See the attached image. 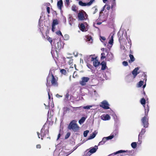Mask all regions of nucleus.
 Instances as JSON below:
<instances>
[{
  "label": "nucleus",
  "mask_w": 156,
  "mask_h": 156,
  "mask_svg": "<svg viewBox=\"0 0 156 156\" xmlns=\"http://www.w3.org/2000/svg\"><path fill=\"white\" fill-rule=\"evenodd\" d=\"M76 121L75 120H73L69 124L68 128L69 129H72L73 131L76 132L79 130V127L76 123Z\"/></svg>",
  "instance_id": "f257e3e1"
},
{
  "label": "nucleus",
  "mask_w": 156,
  "mask_h": 156,
  "mask_svg": "<svg viewBox=\"0 0 156 156\" xmlns=\"http://www.w3.org/2000/svg\"><path fill=\"white\" fill-rule=\"evenodd\" d=\"M49 79H51V83L53 86L55 87H57L58 86L57 80L55 78L52 73L51 72H50L47 78V83L46 84L47 86H48V81Z\"/></svg>",
  "instance_id": "f03ea898"
},
{
  "label": "nucleus",
  "mask_w": 156,
  "mask_h": 156,
  "mask_svg": "<svg viewBox=\"0 0 156 156\" xmlns=\"http://www.w3.org/2000/svg\"><path fill=\"white\" fill-rule=\"evenodd\" d=\"M142 125L145 128H147L148 126V118L147 116L145 115L141 119Z\"/></svg>",
  "instance_id": "7ed1b4c3"
},
{
  "label": "nucleus",
  "mask_w": 156,
  "mask_h": 156,
  "mask_svg": "<svg viewBox=\"0 0 156 156\" xmlns=\"http://www.w3.org/2000/svg\"><path fill=\"white\" fill-rule=\"evenodd\" d=\"M109 104L107 101L104 100L101 103L100 105V106L101 107L106 109H109Z\"/></svg>",
  "instance_id": "20e7f679"
},
{
  "label": "nucleus",
  "mask_w": 156,
  "mask_h": 156,
  "mask_svg": "<svg viewBox=\"0 0 156 156\" xmlns=\"http://www.w3.org/2000/svg\"><path fill=\"white\" fill-rule=\"evenodd\" d=\"M48 133V129H45V127L43 126L41 131V140H43L42 137H44Z\"/></svg>",
  "instance_id": "39448f33"
},
{
  "label": "nucleus",
  "mask_w": 156,
  "mask_h": 156,
  "mask_svg": "<svg viewBox=\"0 0 156 156\" xmlns=\"http://www.w3.org/2000/svg\"><path fill=\"white\" fill-rule=\"evenodd\" d=\"M89 78L88 77H84L81 78V80L80 81V84L82 86H84L86 84L89 80Z\"/></svg>",
  "instance_id": "423d86ee"
},
{
  "label": "nucleus",
  "mask_w": 156,
  "mask_h": 156,
  "mask_svg": "<svg viewBox=\"0 0 156 156\" xmlns=\"http://www.w3.org/2000/svg\"><path fill=\"white\" fill-rule=\"evenodd\" d=\"M95 0H90L88 3H84L82 1H80L79 4L81 6H90L94 2Z\"/></svg>",
  "instance_id": "0eeeda50"
},
{
  "label": "nucleus",
  "mask_w": 156,
  "mask_h": 156,
  "mask_svg": "<svg viewBox=\"0 0 156 156\" xmlns=\"http://www.w3.org/2000/svg\"><path fill=\"white\" fill-rule=\"evenodd\" d=\"M84 15H85V16H87V14L85 12L83 11L79 12L78 13V15L79 20H84L85 19L84 16Z\"/></svg>",
  "instance_id": "6e6552de"
},
{
  "label": "nucleus",
  "mask_w": 156,
  "mask_h": 156,
  "mask_svg": "<svg viewBox=\"0 0 156 156\" xmlns=\"http://www.w3.org/2000/svg\"><path fill=\"white\" fill-rule=\"evenodd\" d=\"M106 60L107 61L109 62L111 61L113 59L114 56L113 54L111 52H108V53L106 57Z\"/></svg>",
  "instance_id": "1a4fd4ad"
},
{
  "label": "nucleus",
  "mask_w": 156,
  "mask_h": 156,
  "mask_svg": "<svg viewBox=\"0 0 156 156\" xmlns=\"http://www.w3.org/2000/svg\"><path fill=\"white\" fill-rule=\"evenodd\" d=\"M123 152H127V154H126L129 155L132 152V151H125V150H119L118 151H117L115 153H113L112 154H110L109 156H112V155H113V154L115 155L117 154L123 153Z\"/></svg>",
  "instance_id": "9d476101"
},
{
  "label": "nucleus",
  "mask_w": 156,
  "mask_h": 156,
  "mask_svg": "<svg viewBox=\"0 0 156 156\" xmlns=\"http://www.w3.org/2000/svg\"><path fill=\"white\" fill-rule=\"evenodd\" d=\"M91 61L93 62V65L95 67L98 66L100 64L96 58L91 57Z\"/></svg>",
  "instance_id": "9b49d317"
},
{
  "label": "nucleus",
  "mask_w": 156,
  "mask_h": 156,
  "mask_svg": "<svg viewBox=\"0 0 156 156\" xmlns=\"http://www.w3.org/2000/svg\"><path fill=\"white\" fill-rule=\"evenodd\" d=\"M58 20L57 19L54 20L53 21L52 23V30L53 32H54L55 31V26L56 25H57L58 24Z\"/></svg>",
  "instance_id": "f8f14e48"
},
{
  "label": "nucleus",
  "mask_w": 156,
  "mask_h": 156,
  "mask_svg": "<svg viewBox=\"0 0 156 156\" xmlns=\"http://www.w3.org/2000/svg\"><path fill=\"white\" fill-rule=\"evenodd\" d=\"M101 118L104 121H106L110 120L111 119V117L108 114L106 115H103L101 116Z\"/></svg>",
  "instance_id": "ddd939ff"
},
{
  "label": "nucleus",
  "mask_w": 156,
  "mask_h": 156,
  "mask_svg": "<svg viewBox=\"0 0 156 156\" xmlns=\"http://www.w3.org/2000/svg\"><path fill=\"white\" fill-rule=\"evenodd\" d=\"M138 69L139 68L138 67H136L133 71L132 74L133 75L134 78H135L137 75L139 73V72H138Z\"/></svg>",
  "instance_id": "4468645a"
},
{
  "label": "nucleus",
  "mask_w": 156,
  "mask_h": 156,
  "mask_svg": "<svg viewBox=\"0 0 156 156\" xmlns=\"http://www.w3.org/2000/svg\"><path fill=\"white\" fill-rule=\"evenodd\" d=\"M114 35V34H113L111 33L110 34L108 38L109 39V41H108V43L111 44L112 45L113 41V36Z\"/></svg>",
  "instance_id": "2eb2a0df"
},
{
  "label": "nucleus",
  "mask_w": 156,
  "mask_h": 156,
  "mask_svg": "<svg viewBox=\"0 0 156 156\" xmlns=\"http://www.w3.org/2000/svg\"><path fill=\"white\" fill-rule=\"evenodd\" d=\"M98 149V146L95 145L94 147L90 148L89 151L92 154L95 152Z\"/></svg>",
  "instance_id": "dca6fc26"
},
{
  "label": "nucleus",
  "mask_w": 156,
  "mask_h": 156,
  "mask_svg": "<svg viewBox=\"0 0 156 156\" xmlns=\"http://www.w3.org/2000/svg\"><path fill=\"white\" fill-rule=\"evenodd\" d=\"M98 133L97 131H95L88 137V140H90L94 138Z\"/></svg>",
  "instance_id": "f3484780"
},
{
  "label": "nucleus",
  "mask_w": 156,
  "mask_h": 156,
  "mask_svg": "<svg viewBox=\"0 0 156 156\" xmlns=\"http://www.w3.org/2000/svg\"><path fill=\"white\" fill-rule=\"evenodd\" d=\"M146 132L145 129L143 128L142 129L141 132L139 133L138 136V140L140 141V137H142V136Z\"/></svg>",
  "instance_id": "a211bd4d"
},
{
  "label": "nucleus",
  "mask_w": 156,
  "mask_h": 156,
  "mask_svg": "<svg viewBox=\"0 0 156 156\" xmlns=\"http://www.w3.org/2000/svg\"><path fill=\"white\" fill-rule=\"evenodd\" d=\"M80 29L82 31H86L87 30V28H86L83 23H81L80 24Z\"/></svg>",
  "instance_id": "6ab92c4d"
},
{
  "label": "nucleus",
  "mask_w": 156,
  "mask_h": 156,
  "mask_svg": "<svg viewBox=\"0 0 156 156\" xmlns=\"http://www.w3.org/2000/svg\"><path fill=\"white\" fill-rule=\"evenodd\" d=\"M62 0H59V1L58 2L57 6L58 8L60 10L62 9Z\"/></svg>",
  "instance_id": "aec40b11"
},
{
  "label": "nucleus",
  "mask_w": 156,
  "mask_h": 156,
  "mask_svg": "<svg viewBox=\"0 0 156 156\" xmlns=\"http://www.w3.org/2000/svg\"><path fill=\"white\" fill-rule=\"evenodd\" d=\"M71 153V152H70L69 153H67L64 151H62L59 153L58 156H68Z\"/></svg>",
  "instance_id": "412c9836"
},
{
  "label": "nucleus",
  "mask_w": 156,
  "mask_h": 156,
  "mask_svg": "<svg viewBox=\"0 0 156 156\" xmlns=\"http://www.w3.org/2000/svg\"><path fill=\"white\" fill-rule=\"evenodd\" d=\"M101 65L102 66L101 69L103 70H105L106 69V63L105 62H103L101 63Z\"/></svg>",
  "instance_id": "4be33fe9"
},
{
  "label": "nucleus",
  "mask_w": 156,
  "mask_h": 156,
  "mask_svg": "<svg viewBox=\"0 0 156 156\" xmlns=\"http://www.w3.org/2000/svg\"><path fill=\"white\" fill-rule=\"evenodd\" d=\"M145 108V115L147 116V114L149 111V108L148 105L146 107H144Z\"/></svg>",
  "instance_id": "5701e85b"
},
{
  "label": "nucleus",
  "mask_w": 156,
  "mask_h": 156,
  "mask_svg": "<svg viewBox=\"0 0 156 156\" xmlns=\"http://www.w3.org/2000/svg\"><path fill=\"white\" fill-rule=\"evenodd\" d=\"M55 47L57 49H60L62 48L61 42H58L55 45Z\"/></svg>",
  "instance_id": "b1692460"
},
{
  "label": "nucleus",
  "mask_w": 156,
  "mask_h": 156,
  "mask_svg": "<svg viewBox=\"0 0 156 156\" xmlns=\"http://www.w3.org/2000/svg\"><path fill=\"white\" fill-rule=\"evenodd\" d=\"M107 141L106 138L104 137L103 138L101 141H100L99 143V145H103Z\"/></svg>",
  "instance_id": "393cba45"
},
{
  "label": "nucleus",
  "mask_w": 156,
  "mask_h": 156,
  "mask_svg": "<svg viewBox=\"0 0 156 156\" xmlns=\"http://www.w3.org/2000/svg\"><path fill=\"white\" fill-rule=\"evenodd\" d=\"M86 118L84 117H82L81 119L79 120V123L80 124H81L83 123L85 120Z\"/></svg>",
  "instance_id": "a878e982"
},
{
  "label": "nucleus",
  "mask_w": 156,
  "mask_h": 156,
  "mask_svg": "<svg viewBox=\"0 0 156 156\" xmlns=\"http://www.w3.org/2000/svg\"><path fill=\"white\" fill-rule=\"evenodd\" d=\"M144 83V81H140L137 84V87H140L142 86L143 85V84Z\"/></svg>",
  "instance_id": "bb28decb"
},
{
  "label": "nucleus",
  "mask_w": 156,
  "mask_h": 156,
  "mask_svg": "<svg viewBox=\"0 0 156 156\" xmlns=\"http://www.w3.org/2000/svg\"><path fill=\"white\" fill-rule=\"evenodd\" d=\"M87 40L90 43H91L93 42V40L92 37L90 36H88L87 37Z\"/></svg>",
  "instance_id": "cd10ccee"
},
{
  "label": "nucleus",
  "mask_w": 156,
  "mask_h": 156,
  "mask_svg": "<svg viewBox=\"0 0 156 156\" xmlns=\"http://www.w3.org/2000/svg\"><path fill=\"white\" fill-rule=\"evenodd\" d=\"M146 102V100L144 98H142L140 100L141 104L144 107V105Z\"/></svg>",
  "instance_id": "c85d7f7f"
},
{
  "label": "nucleus",
  "mask_w": 156,
  "mask_h": 156,
  "mask_svg": "<svg viewBox=\"0 0 156 156\" xmlns=\"http://www.w3.org/2000/svg\"><path fill=\"white\" fill-rule=\"evenodd\" d=\"M92 105H87L86 106H83V108L84 109H90L91 108H92L93 107Z\"/></svg>",
  "instance_id": "c756f323"
},
{
  "label": "nucleus",
  "mask_w": 156,
  "mask_h": 156,
  "mask_svg": "<svg viewBox=\"0 0 156 156\" xmlns=\"http://www.w3.org/2000/svg\"><path fill=\"white\" fill-rule=\"evenodd\" d=\"M127 41H128V43L126 45L127 46H129V48H130L131 46V40L130 39H127Z\"/></svg>",
  "instance_id": "7c9ffc66"
},
{
  "label": "nucleus",
  "mask_w": 156,
  "mask_h": 156,
  "mask_svg": "<svg viewBox=\"0 0 156 156\" xmlns=\"http://www.w3.org/2000/svg\"><path fill=\"white\" fill-rule=\"evenodd\" d=\"M131 146L133 148H135L136 147L137 144L136 142H133L131 144Z\"/></svg>",
  "instance_id": "2f4dec72"
},
{
  "label": "nucleus",
  "mask_w": 156,
  "mask_h": 156,
  "mask_svg": "<svg viewBox=\"0 0 156 156\" xmlns=\"http://www.w3.org/2000/svg\"><path fill=\"white\" fill-rule=\"evenodd\" d=\"M129 56L131 62H133L135 60V58L133 55L130 54Z\"/></svg>",
  "instance_id": "473e14b6"
},
{
  "label": "nucleus",
  "mask_w": 156,
  "mask_h": 156,
  "mask_svg": "<svg viewBox=\"0 0 156 156\" xmlns=\"http://www.w3.org/2000/svg\"><path fill=\"white\" fill-rule=\"evenodd\" d=\"M69 39V36L68 35L66 34L64 35V39L65 40H68Z\"/></svg>",
  "instance_id": "72a5a7b5"
},
{
  "label": "nucleus",
  "mask_w": 156,
  "mask_h": 156,
  "mask_svg": "<svg viewBox=\"0 0 156 156\" xmlns=\"http://www.w3.org/2000/svg\"><path fill=\"white\" fill-rule=\"evenodd\" d=\"M89 132V131L88 130H87L86 131H85L83 132V136L85 137H86L88 133Z\"/></svg>",
  "instance_id": "f704fd0d"
},
{
  "label": "nucleus",
  "mask_w": 156,
  "mask_h": 156,
  "mask_svg": "<svg viewBox=\"0 0 156 156\" xmlns=\"http://www.w3.org/2000/svg\"><path fill=\"white\" fill-rule=\"evenodd\" d=\"M101 59H104L106 57L105 56V54L104 53H101Z\"/></svg>",
  "instance_id": "c9c22d12"
},
{
  "label": "nucleus",
  "mask_w": 156,
  "mask_h": 156,
  "mask_svg": "<svg viewBox=\"0 0 156 156\" xmlns=\"http://www.w3.org/2000/svg\"><path fill=\"white\" fill-rule=\"evenodd\" d=\"M60 72L63 74L65 75L66 73V71L64 69H62L60 70Z\"/></svg>",
  "instance_id": "e433bc0d"
},
{
  "label": "nucleus",
  "mask_w": 156,
  "mask_h": 156,
  "mask_svg": "<svg viewBox=\"0 0 156 156\" xmlns=\"http://www.w3.org/2000/svg\"><path fill=\"white\" fill-rule=\"evenodd\" d=\"M82 108V107L80 106V107H73V110H80V108Z\"/></svg>",
  "instance_id": "4c0bfd02"
},
{
  "label": "nucleus",
  "mask_w": 156,
  "mask_h": 156,
  "mask_svg": "<svg viewBox=\"0 0 156 156\" xmlns=\"http://www.w3.org/2000/svg\"><path fill=\"white\" fill-rule=\"evenodd\" d=\"M70 133H69V132L65 136V138L66 139H67L69 137V136H70Z\"/></svg>",
  "instance_id": "58836bf2"
},
{
  "label": "nucleus",
  "mask_w": 156,
  "mask_h": 156,
  "mask_svg": "<svg viewBox=\"0 0 156 156\" xmlns=\"http://www.w3.org/2000/svg\"><path fill=\"white\" fill-rule=\"evenodd\" d=\"M69 94L68 93H67L65 96V100L66 101L69 100Z\"/></svg>",
  "instance_id": "ea45409f"
},
{
  "label": "nucleus",
  "mask_w": 156,
  "mask_h": 156,
  "mask_svg": "<svg viewBox=\"0 0 156 156\" xmlns=\"http://www.w3.org/2000/svg\"><path fill=\"white\" fill-rule=\"evenodd\" d=\"M76 6L74 5H73L72 7V9L73 11L74 12H76Z\"/></svg>",
  "instance_id": "a19ab883"
},
{
  "label": "nucleus",
  "mask_w": 156,
  "mask_h": 156,
  "mask_svg": "<svg viewBox=\"0 0 156 156\" xmlns=\"http://www.w3.org/2000/svg\"><path fill=\"white\" fill-rule=\"evenodd\" d=\"M122 65L124 66H126L128 65L127 62L126 61H123L122 62Z\"/></svg>",
  "instance_id": "79ce46f5"
},
{
  "label": "nucleus",
  "mask_w": 156,
  "mask_h": 156,
  "mask_svg": "<svg viewBox=\"0 0 156 156\" xmlns=\"http://www.w3.org/2000/svg\"><path fill=\"white\" fill-rule=\"evenodd\" d=\"M91 154H92L89 151L87 153L86 155H84L83 156H90Z\"/></svg>",
  "instance_id": "37998d69"
},
{
  "label": "nucleus",
  "mask_w": 156,
  "mask_h": 156,
  "mask_svg": "<svg viewBox=\"0 0 156 156\" xmlns=\"http://www.w3.org/2000/svg\"><path fill=\"white\" fill-rule=\"evenodd\" d=\"M56 34L58 35H61L62 37H63V36L60 31H57L56 32Z\"/></svg>",
  "instance_id": "c03bdc74"
},
{
  "label": "nucleus",
  "mask_w": 156,
  "mask_h": 156,
  "mask_svg": "<svg viewBox=\"0 0 156 156\" xmlns=\"http://www.w3.org/2000/svg\"><path fill=\"white\" fill-rule=\"evenodd\" d=\"M72 16L71 15L69 14V20L71 21V19H72Z\"/></svg>",
  "instance_id": "a18cd8bd"
},
{
  "label": "nucleus",
  "mask_w": 156,
  "mask_h": 156,
  "mask_svg": "<svg viewBox=\"0 0 156 156\" xmlns=\"http://www.w3.org/2000/svg\"><path fill=\"white\" fill-rule=\"evenodd\" d=\"M77 75V73L76 71H75L74 72L73 74V77L74 78H75V77Z\"/></svg>",
  "instance_id": "49530a36"
},
{
  "label": "nucleus",
  "mask_w": 156,
  "mask_h": 156,
  "mask_svg": "<svg viewBox=\"0 0 156 156\" xmlns=\"http://www.w3.org/2000/svg\"><path fill=\"white\" fill-rule=\"evenodd\" d=\"M114 137V135H111V136H108V138H109V140L112 139Z\"/></svg>",
  "instance_id": "de8ad7c7"
},
{
  "label": "nucleus",
  "mask_w": 156,
  "mask_h": 156,
  "mask_svg": "<svg viewBox=\"0 0 156 156\" xmlns=\"http://www.w3.org/2000/svg\"><path fill=\"white\" fill-rule=\"evenodd\" d=\"M50 8L49 7H47V11L48 14H49L50 12Z\"/></svg>",
  "instance_id": "09e8293b"
},
{
  "label": "nucleus",
  "mask_w": 156,
  "mask_h": 156,
  "mask_svg": "<svg viewBox=\"0 0 156 156\" xmlns=\"http://www.w3.org/2000/svg\"><path fill=\"white\" fill-rule=\"evenodd\" d=\"M48 40L51 43L52 42V40H51V38L50 37L48 38Z\"/></svg>",
  "instance_id": "8fccbe9b"
},
{
  "label": "nucleus",
  "mask_w": 156,
  "mask_h": 156,
  "mask_svg": "<svg viewBox=\"0 0 156 156\" xmlns=\"http://www.w3.org/2000/svg\"><path fill=\"white\" fill-rule=\"evenodd\" d=\"M73 59H70L69 61V64H71L73 63Z\"/></svg>",
  "instance_id": "3c124183"
},
{
  "label": "nucleus",
  "mask_w": 156,
  "mask_h": 156,
  "mask_svg": "<svg viewBox=\"0 0 156 156\" xmlns=\"http://www.w3.org/2000/svg\"><path fill=\"white\" fill-rule=\"evenodd\" d=\"M101 38H100V39H101L102 40H103V41H104L105 40V37H101V36L100 37Z\"/></svg>",
  "instance_id": "603ef678"
},
{
  "label": "nucleus",
  "mask_w": 156,
  "mask_h": 156,
  "mask_svg": "<svg viewBox=\"0 0 156 156\" xmlns=\"http://www.w3.org/2000/svg\"><path fill=\"white\" fill-rule=\"evenodd\" d=\"M36 147L37 148H40L41 147V146L40 144H38L36 146Z\"/></svg>",
  "instance_id": "864d4df0"
},
{
  "label": "nucleus",
  "mask_w": 156,
  "mask_h": 156,
  "mask_svg": "<svg viewBox=\"0 0 156 156\" xmlns=\"http://www.w3.org/2000/svg\"><path fill=\"white\" fill-rule=\"evenodd\" d=\"M56 97L58 98L62 97V96L58 94H57L56 95Z\"/></svg>",
  "instance_id": "5fc2aeb1"
},
{
  "label": "nucleus",
  "mask_w": 156,
  "mask_h": 156,
  "mask_svg": "<svg viewBox=\"0 0 156 156\" xmlns=\"http://www.w3.org/2000/svg\"><path fill=\"white\" fill-rule=\"evenodd\" d=\"M60 136H61L60 134L59 133L58 135V137H57V140H58L59 139V138H60Z\"/></svg>",
  "instance_id": "6e6d98bb"
},
{
  "label": "nucleus",
  "mask_w": 156,
  "mask_h": 156,
  "mask_svg": "<svg viewBox=\"0 0 156 156\" xmlns=\"http://www.w3.org/2000/svg\"><path fill=\"white\" fill-rule=\"evenodd\" d=\"M65 1L67 5H68L69 4V0H65Z\"/></svg>",
  "instance_id": "4d7b16f0"
},
{
  "label": "nucleus",
  "mask_w": 156,
  "mask_h": 156,
  "mask_svg": "<svg viewBox=\"0 0 156 156\" xmlns=\"http://www.w3.org/2000/svg\"><path fill=\"white\" fill-rule=\"evenodd\" d=\"M37 135L38 136V138H40V136H39V135H40V133L39 132H37Z\"/></svg>",
  "instance_id": "13d9d810"
},
{
  "label": "nucleus",
  "mask_w": 156,
  "mask_h": 156,
  "mask_svg": "<svg viewBox=\"0 0 156 156\" xmlns=\"http://www.w3.org/2000/svg\"><path fill=\"white\" fill-rule=\"evenodd\" d=\"M110 9V6H108L107 7V9L108 10H109Z\"/></svg>",
  "instance_id": "bf43d9fd"
},
{
  "label": "nucleus",
  "mask_w": 156,
  "mask_h": 156,
  "mask_svg": "<svg viewBox=\"0 0 156 156\" xmlns=\"http://www.w3.org/2000/svg\"><path fill=\"white\" fill-rule=\"evenodd\" d=\"M69 21V24L71 26H72V23L71 22V21Z\"/></svg>",
  "instance_id": "052dcab7"
},
{
  "label": "nucleus",
  "mask_w": 156,
  "mask_h": 156,
  "mask_svg": "<svg viewBox=\"0 0 156 156\" xmlns=\"http://www.w3.org/2000/svg\"><path fill=\"white\" fill-rule=\"evenodd\" d=\"M75 20V19H73V18L72 19H71V22L72 23Z\"/></svg>",
  "instance_id": "680f3d73"
},
{
  "label": "nucleus",
  "mask_w": 156,
  "mask_h": 156,
  "mask_svg": "<svg viewBox=\"0 0 156 156\" xmlns=\"http://www.w3.org/2000/svg\"><path fill=\"white\" fill-rule=\"evenodd\" d=\"M48 98H49V99H50V94H49V91L48 92Z\"/></svg>",
  "instance_id": "e2e57ef3"
},
{
  "label": "nucleus",
  "mask_w": 156,
  "mask_h": 156,
  "mask_svg": "<svg viewBox=\"0 0 156 156\" xmlns=\"http://www.w3.org/2000/svg\"><path fill=\"white\" fill-rule=\"evenodd\" d=\"M87 66H88V67L89 68H90V67L91 66V65H87Z\"/></svg>",
  "instance_id": "0e129e2a"
},
{
  "label": "nucleus",
  "mask_w": 156,
  "mask_h": 156,
  "mask_svg": "<svg viewBox=\"0 0 156 156\" xmlns=\"http://www.w3.org/2000/svg\"><path fill=\"white\" fill-rule=\"evenodd\" d=\"M107 0H103L104 3H105L107 2Z\"/></svg>",
  "instance_id": "69168bd1"
},
{
  "label": "nucleus",
  "mask_w": 156,
  "mask_h": 156,
  "mask_svg": "<svg viewBox=\"0 0 156 156\" xmlns=\"http://www.w3.org/2000/svg\"><path fill=\"white\" fill-rule=\"evenodd\" d=\"M105 137L106 138V139L107 140H109V138H108V137Z\"/></svg>",
  "instance_id": "338daca9"
},
{
  "label": "nucleus",
  "mask_w": 156,
  "mask_h": 156,
  "mask_svg": "<svg viewBox=\"0 0 156 156\" xmlns=\"http://www.w3.org/2000/svg\"><path fill=\"white\" fill-rule=\"evenodd\" d=\"M146 86V84H145L144 85H143V88H144Z\"/></svg>",
  "instance_id": "774afa93"
}]
</instances>
